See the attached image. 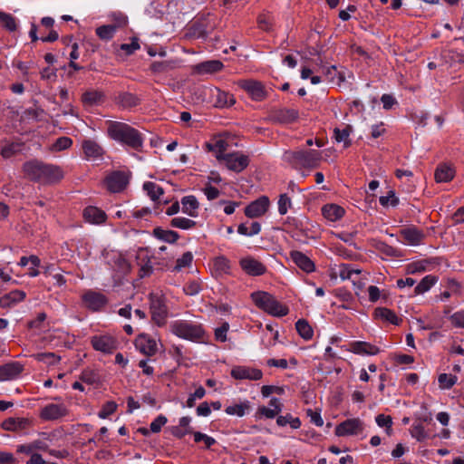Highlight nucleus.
<instances>
[{"label":"nucleus","mask_w":464,"mask_h":464,"mask_svg":"<svg viewBox=\"0 0 464 464\" xmlns=\"http://www.w3.org/2000/svg\"><path fill=\"white\" fill-rule=\"evenodd\" d=\"M22 170L24 178L43 185L58 183L64 177V172L60 166L46 163L37 159L25 161L22 166Z\"/></svg>","instance_id":"1"},{"label":"nucleus","mask_w":464,"mask_h":464,"mask_svg":"<svg viewBox=\"0 0 464 464\" xmlns=\"http://www.w3.org/2000/svg\"><path fill=\"white\" fill-rule=\"evenodd\" d=\"M107 132L114 140L121 142L135 150L140 151L142 149L143 138L141 134L127 123L109 121H107Z\"/></svg>","instance_id":"2"},{"label":"nucleus","mask_w":464,"mask_h":464,"mask_svg":"<svg viewBox=\"0 0 464 464\" xmlns=\"http://www.w3.org/2000/svg\"><path fill=\"white\" fill-rule=\"evenodd\" d=\"M282 159L296 169H314L319 165L321 153L315 150H286L284 152Z\"/></svg>","instance_id":"3"},{"label":"nucleus","mask_w":464,"mask_h":464,"mask_svg":"<svg viewBox=\"0 0 464 464\" xmlns=\"http://www.w3.org/2000/svg\"><path fill=\"white\" fill-rule=\"evenodd\" d=\"M251 298L257 307L272 315L284 316L288 314V308L266 292H254L251 294Z\"/></svg>","instance_id":"4"},{"label":"nucleus","mask_w":464,"mask_h":464,"mask_svg":"<svg viewBox=\"0 0 464 464\" xmlns=\"http://www.w3.org/2000/svg\"><path fill=\"white\" fill-rule=\"evenodd\" d=\"M171 332L183 339L193 342L200 341L204 335V330L198 324L185 321H177L171 324Z\"/></svg>","instance_id":"5"},{"label":"nucleus","mask_w":464,"mask_h":464,"mask_svg":"<svg viewBox=\"0 0 464 464\" xmlns=\"http://www.w3.org/2000/svg\"><path fill=\"white\" fill-rule=\"evenodd\" d=\"M216 158L223 160L227 168L235 172L243 171L249 164L248 156L239 151L217 155Z\"/></svg>","instance_id":"6"},{"label":"nucleus","mask_w":464,"mask_h":464,"mask_svg":"<svg viewBox=\"0 0 464 464\" xmlns=\"http://www.w3.org/2000/svg\"><path fill=\"white\" fill-rule=\"evenodd\" d=\"M150 309L151 319L159 326L165 324L168 316V310L164 300L154 294L150 295Z\"/></svg>","instance_id":"7"},{"label":"nucleus","mask_w":464,"mask_h":464,"mask_svg":"<svg viewBox=\"0 0 464 464\" xmlns=\"http://www.w3.org/2000/svg\"><path fill=\"white\" fill-rule=\"evenodd\" d=\"M176 5L177 3L173 0H153L146 8V13L150 17L162 18L164 15L173 14Z\"/></svg>","instance_id":"8"},{"label":"nucleus","mask_w":464,"mask_h":464,"mask_svg":"<svg viewBox=\"0 0 464 464\" xmlns=\"http://www.w3.org/2000/svg\"><path fill=\"white\" fill-rule=\"evenodd\" d=\"M364 423L359 418L348 419L335 428V435L342 436H353L358 435L363 431Z\"/></svg>","instance_id":"9"},{"label":"nucleus","mask_w":464,"mask_h":464,"mask_svg":"<svg viewBox=\"0 0 464 464\" xmlns=\"http://www.w3.org/2000/svg\"><path fill=\"white\" fill-rule=\"evenodd\" d=\"M202 92L208 94L214 100V105L218 108L230 107L236 103L234 96L218 88H203Z\"/></svg>","instance_id":"10"},{"label":"nucleus","mask_w":464,"mask_h":464,"mask_svg":"<svg viewBox=\"0 0 464 464\" xmlns=\"http://www.w3.org/2000/svg\"><path fill=\"white\" fill-rule=\"evenodd\" d=\"M238 86L245 90L253 100L262 101L266 96V92L262 82L255 80H240L237 82Z\"/></svg>","instance_id":"11"},{"label":"nucleus","mask_w":464,"mask_h":464,"mask_svg":"<svg viewBox=\"0 0 464 464\" xmlns=\"http://www.w3.org/2000/svg\"><path fill=\"white\" fill-rule=\"evenodd\" d=\"M67 414L68 410L63 404L50 403L42 409L40 417L44 420H56Z\"/></svg>","instance_id":"12"},{"label":"nucleus","mask_w":464,"mask_h":464,"mask_svg":"<svg viewBox=\"0 0 464 464\" xmlns=\"http://www.w3.org/2000/svg\"><path fill=\"white\" fill-rule=\"evenodd\" d=\"M240 266L246 274L251 276H261L266 271L265 265L251 256L242 258Z\"/></svg>","instance_id":"13"},{"label":"nucleus","mask_w":464,"mask_h":464,"mask_svg":"<svg viewBox=\"0 0 464 464\" xmlns=\"http://www.w3.org/2000/svg\"><path fill=\"white\" fill-rule=\"evenodd\" d=\"M269 199L267 197H260L256 200L251 202L245 208V214L250 218H258L264 215L268 208Z\"/></svg>","instance_id":"14"},{"label":"nucleus","mask_w":464,"mask_h":464,"mask_svg":"<svg viewBox=\"0 0 464 464\" xmlns=\"http://www.w3.org/2000/svg\"><path fill=\"white\" fill-rule=\"evenodd\" d=\"M91 343L96 351L104 353H111L117 348L116 341L109 335L93 336Z\"/></svg>","instance_id":"15"},{"label":"nucleus","mask_w":464,"mask_h":464,"mask_svg":"<svg viewBox=\"0 0 464 464\" xmlns=\"http://www.w3.org/2000/svg\"><path fill=\"white\" fill-rule=\"evenodd\" d=\"M127 175L121 171H115L106 178L107 188L111 192L121 191L128 184Z\"/></svg>","instance_id":"16"},{"label":"nucleus","mask_w":464,"mask_h":464,"mask_svg":"<svg viewBox=\"0 0 464 464\" xmlns=\"http://www.w3.org/2000/svg\"><path fill=\"white\" fill-rule=\"evenodd\" d=\"M262 372L258 369L237 366L231 370V376L237 380H260L262 378Z\"/></svg>","instance_id":"17"},{"label":"nucleus","mask_w":464,"mask_h":464,"mask_svg":"<svg viewBox=\"0 0 464 464\" xmlns=\"http://www.w3.org/2000/svg\"><path fill=\"white\" fill-rule=\"evenodd\" d=\"M108 21L110 24L102 25L97 29H121L129 24L128 16L121 11H114L109 14Z\"/></svg>","instance_id":"18"},{"label":"nucleus","mask_w":464,"mask_h":464,"mask_svg":"<svg viewBox=\"0 0 464 464\" xmlns=\"http://www.w3.org/2000/svg\"><path fill=\"white\" fill-rule=\"evenodd\" d=\"M298 118V111L294 109H280L273 112L271 119L274 122L288 124Z\"/></svg>","instance_id":"19"},{"label":"nucleus","mask_w":464,"mask_h":464,"mask_svg":"<svg viewBox=\"0 0 464 464\" xmlns=\"http://www.w3.org/2000/svg\"><path fill=\"white\" fill-rule=\"evenodd\" d=\"M82 300L85 305L93 311L99 310L106 304L105 296L93 291L85 293L82 296Z\"/></svg>","instance_id":"20"},{"label":"nucleus","mask_w":464,"mask_h":464,"mask_svg":"<svg viewBox=\"0 0 464 464\" xmlns=\"http://www.w3.org/2000/svg\"><path fill=\"white\" fill-rule=\"evenodd\" d=\"M137 348L144 354L151 356L157 353V343L147 334H140L136 341Z\"/></svg>","instance_id":"21"},{"label":"nucleus","mask_w":464,"mask_h":464,"mask_svg":"<svg viewBox=\"0 0 464 464\" xmlns=\"http://www.w3.org/2000/svg\"><path fill=\"white\" fill-rule=\"evenodd\" d=\"M401 235L404 241L411 246H418L421 243L424 238L422 231L419 230L415 227H408L401 230Z\"/></svg>","instance_id":"22"},{"label":"nucleus","mask_w":464,"mask_h":464,"mask_svg":"<svg viewBox=\"0 0 464 464\" xmlns=\"http://www.w3.org/2000/svg\"><path fill=\"white\" fill-rule=\"evenodd\" d=\"M22 371L23 366L17 362L2 365L0 366V382L15 378Z\"/></svg>","instance_id":"23"},{"label":"nucleus","mask_w":464,"mask_h":464,"mask_svg":"<svg viewBox=\"0 0 464 464\" xmlns=\"http://www.w3.org/2000/svg\"><path fill=\"white\" fill-rule=\"evenodd\" d=\"M290 256L294 263L304 272L310 273L314 270L313 261L300 251H292Z\"/></svg>","instance_id":"24"},{"label":"nucleus","mask_w":464,"mask_h":464,"mask_svg":"<svg viewBox=\"0 0 464 464\" xmlns=\"http://www.w3.org/2000/svg\"><path fill=\"white\" fill-rule=\"evenodd\" d=\"M223 63L218 60L202 62L194 66V71L198 74L214 73L223 68Z\"/></svg>","instance_id":"25"},{"label":"nucleus","mask_w":464,"mask_h":464,"mask_svg":"<svg viewBox=\"0 0 464 464\" xmlns=\"http://www.w3.org/2000/svg\"><path fill=\"white\" fill-rule=\"evenodd\" d=\"M25 298V293L21 290L12 291L0 297V306L3 308L12 307Z\"/></svg>","instance_id":"26"},{"label":"nucleus","mask_w":464,"mask_h":464,"mask_svg":"<svg viewBox=\"0 0 464 464\" xmlns=\"http://www.w3.org/2000/svg\"><path fill=\"white\" fill-rule=\"evenodd\" d=\"M83 217L86 221L92 224L103 223L106 219V214L96 207H87L83 211Z\"/></svg>","instance_id":"27"},{"label":"nucleus","mask_w":464,"mask_h":464,"mask_svg":"<svg viewBox=\"0 0 464 464\" xmlns=\"http://www.w3.org/2000/svg\"><path fill=\"white\" fill-rule=\"evenodd\" d=\"M82 147L87 159L96 160L103 153L102 148L92 140H83Z\"/></svg>","instance_id":"28"},{"label":"nucleus","mask_w":464,"mask_h":464,"mask_svg":"<svg viewBox=\"0 0 464 464\" xmlns=\"http://www.w3.org/2000/svg\"><path fill=\"white\" fill-rule=\"evenodd\" d=\"M344 212L342 207L335 204H328L322 208L323 216L332 222L337 221L343 218Z\"/></svg>","instance_id":"29"},{"label":"nucleus","mask_w":464,"mask_h":464,"mask_svg":"<svg viewBox=\"0 0 464 464\" xmlns=\"http://www.w3.org/2000/svg\"><path fill=\"white\" fill-rule=\"evenodd\" d=\"M30 421L24 418H8L2 423V428L5 430L17 431L28 427Z\"/></svg>","instance_id":"30"},{"label":"nucleus","mask_w":464,"mask_h":464,"mask_svg":"<svg viewBox=\"0 0 464 464\" xmlns=\"http://www.w3.org/2000/svg\"><path fill=\"white\" fill-rule=\"evenodd\" d=\"M104 100V94L98 90L86 91L82 96V101L87 106H95L102 103Z\"/></svg>","instance_id":"31"},{"label":"nucleus","mask_w":464,"mask_h":464,"mask_svg":"<svg viewBox=\"0 0 464 464\" xmlns=\"http://www.w3.org/2000/svg\"><path fill=\"white\" fill-rule=\"evenodd\" d=\"M374 316L395 325H399L401 322V319H399L393 311L386 307L376 308L374 310Z\"/></svg>","instance_id":"32"},{"label":"nucleus","mask_w":464,"mask_h":464,"mask_svg":"<svg viewBox=\"0 0 464 464\" xmlns=\"http://www.w3.org/2000/svg\"><path fill=\"white\" fill-rule=\"evenodd\" d=\"M182 211L190 217L198 216V202L194 196H186L181 199Z\"/></svg>","instance_id":"33"},{"label":"nucleus","mask_w":464,"mask_h":464,"mask_svg":"<svg viewBox=\"0 0 464 464\" xmlns=\"http://www.w3.org/2000/svg\"><path fill=\"white\" fill-rule=\"evenodd\" d=\"M352 351L354 353L358 354H369L374 355L377 354L380 350L378 347L366 343V342H355L352 344Z\"/></svg>","instance_id":"34"},{"label":"nucleus","mask_w":464,"mask_h":464,"mask_svg":"<svg viewBox=\"0 0 464 464\" xmlns=\"http://www.w3.org/2000/svg\"><path fill=\"white\" fill-rule=\"evenodd\" d=\"M455 175L453 169L446 164L437 167L435 171V179L437 182H449Z\"/></svg>","instance_id":"35"},{"label":"nucleus","mask_w":464,"mask_h":464,"mask_svg":"<svg viewBox=\"0 0 464 464\" xmlns=\"http://www.w3.org/2000/svg\"><path fill=\"white\" fill-rule=\"evenodd\" d=\"M351 125H345L343 130L335 128L334 130V138L337 142H343V147L348 148L351 146L350 134L353 132Z\"/></svg>","instance_id":"36"},{"label":"nucleus","mask_w":464,"mask_h":464,"mask_svg":"<svg viewBox=\"0 0 464 464\" xmlns=\"http://www.w3.org/2000/svg\"><path fill=\"white\" fill-rule=\"evenodd\" d=\"M116 102L123 108H132L139 104V99L130 92H120L116 97Z\"/></svg>","instance_id":"37"},{"label":"nucleus","mask_w":464,"mask_h":464,"mask_svg":"<svg viewBox=\"0 0 464 464\" xmlns=\"http://www.w3.org/2000/svg\"><path fill=\"white\" fill-rule=\"evenodd\" d=\"M153 236L160 240H163L168 243H174L176 242L179 236L177 232L173 230H165L161 227H156L153 230Z\"/></svg>","instance_id":"38"},{"label":"nucleus","mask_w":464,"mask_h":464,"mask_svg":"<svg viewBox=\"0 0 464 464\" xmlns=\"http://www.w3.org/2000/svg\"><path fill=\"white\" fill-rule=\"evenodd\" d=\"M295 329L299 335L304 340H310L314 335V331L305 319H299L295 323Z\"/></svg>","instance_id":"39"},{"label":"nucleus","mask_w":464,"mask_h":464,"mask_svg":"<svg viewBox=\"0 0 464 464\" xmlns=\"http://www.w3.org/2000/svg\"><path fill=\"white\" fill-rule=\"evenodd\" d=\"M250 409V403L248 401H245L239 404L227 406L225 410L226 413L228 415H237L238 417H243L247 411Z\"/></svg>","instance_id":"40"},{"label":"nucleus","mask_w":464,"mask_h":464,"mask_svg":"<svg viewBox=\"0 0 464 464\" xmlns=\"http://www.w3.org/2000/svg\"><path fill=\"white\" fill-rule=\"evenodd\" d=\"M143 189L153 201L158 200L160 197L164 193V190L161 187L150 181L145 182L143 184Z\"/></svg>","instance_id":"41"},{"label":"nucleus","mask_w":464,"mask_h":464,"mask_svg":"<svg viewBox=\"0 0 464 464\" xmlns=\"http://www.w3.org/2000/svg\"><path fill=\"white\" fill-rule=\"evenodd\" d=\"M176 67L174 61L154 62L150 69L154 73H164L173 70Z\"/></svg>","instance_id":"42"},{"label":"nucleus","mask_w":464,"mask_h":464,"mask_svg":"<svg viewBox=\"0 0 464 464\" xmlns=\"http://www.w3.org/2000/svg\"><path fill=\"white\" fill-rule=\"evenodd\" d=\"M0 26L4 29H16L18 26L16 18L11 14L0 11Z\"/></svg>","instance_id":"43"},{"label":"nucleus","mask_w":464,"mask_h":464,"mask_svg":"<svg viewBox=\"0 0 464 464\" xmlns=\"http://www.w3.org/2000/svg\"><path fill=\"white\" fill-rule=\"evenodd\" d=\"M170 225L180 229H190L196 226V222L187 218L177 217L171 219Z\"/></svg>","instance_id":"44"},{"label":"nucleus","mask_w":464,"mask_h":464,"mask_svg":"<svg viewBox=\"0 0 464 464\" xmlns=\"http://www.w3.org/2000/svg\"><path fill=\"white\" fill-rule=\"evenodd\" d=\"M261 230V226L258 222H252L250 227H247L246 224H240L237 227V232L244 236H255L257 235Z\"/></svg>","instance_id":"45"},{"label":"nucleus","mask_w":464,"mask_h":464,"mask_svg":"<svg viewBox=\"0 0 464 464\" xmlns=\"http://www.w3.org/2000/svg\"><path fill=\"white\" fill-rule=\"evenodd\" d=\"M436 282L432 276H427L417 285L414 289L415 294H423L427 292Z\"/></svg>","instance_id":"46"},{"label":"nucleus","mask_w":464,"mask_h":464,"mask_svg":"<svg viewBox=\"0 0 464 464\" xmlns=\"http://www.w3.org/2000/svg\"><path fill=\"white\" fill-rule=\"evenodd\" d=\"M193 260V255L191 252H185L181 257L177 259L176 266H174V271H180L184 267H188L191 265Z\"/></svg>","instance_id":"47"},{"label":"nucleus","mask_w":464,"mask_h":464,"mask_svg":"<svg viewBox=\"0 0 464 464\" xmlns=\"http://www.w3.org/2000/svg\"><path fill=\"white\" fill-rule=\"evenodd\" d=\"M457 376L447 373H441L438 378L440 387L442 389L451 388L457 382Z\"/></svg>","instance_id":"48"},{"label":"nucleus","mask_w":464,"mask_h":464,"mask_svg":"<svg viewBox=\"0 0 464 464\" xmlns=\"http://www.w3.org/2000/svg\"><path fill=\"white\" fill-rule=\"evenodd\" d=\"M411 434L419 441H422L428 438V434L420 423H414L412 425L411 429Z\"/></svg>","instance_id":"49"},{"label":"nucleus","mask_w":464,"mask_h":464,"mask_svg":"<svg viewBox=\"0 0 464 464\" xmlns=\"http://www.w3.org/2000/svg\"><path fill=\"white\" fill-rule=\"evenodd\" d=\"M39 31H30V37L33 42L37 41L38 39L42 40L43 42H54L58 39V34L56 31H50L49 34L47 36L44 35H38L37 33Z\"/></svg>","instance_id":"50"},{"label":"nucleus","mask_w":464,"mask_h":464,"mask_svg":"<svg viewBox=\"0 0 464 464\" xmlns=\"http://www.w3.org/2000/svg\"><path fill=\"white\" fill-rule=\"evenodd\" d=\"M375 247L378 251H380L381 253H383L384 255L388 256H398L399 254H398V250L389 245H387L386 243L384 242H377L375 244Z\"/></svg>","instance_id":"51"},{"label":"nucleus","mask_w":464,"mask_h":464,"mask_svg":"<svg viewBox=\"0 0 464 464\" xmlns=\"http://www.w3.org/2000/svg\"><path fill=\"white\" fill-rule=\"evenodd\" d=\"M376 423L380 427H385L387 434H391L392 431V419L389 415L384 414H379L376 416Z\"/></svg>","instance_id":"52"},{"label":"nucleus","mask_w":464,"mask_h":464,"mask_svg":"<svg viewBox=\"0 0 464 464\" xmlns=\"http://www.w3.org/2000/svg\"><path fill=\"white\" fill-rule=\"evenodd\" d=\"M194 435V440L196 442H201L203 441L205 443V446L207 449L211 448L212 445L216 443V440L210 436H208L207 434H204L199 431L193 432Z\"/></svg>","instance_id":"53"},{"label":"nucleus","mask_w":464,"mask_h":464,"mask_svg":"<svg viewBox=\"0 0 464 464\" xmlns=\"http://www.w3.org/2000/svg\"><path fill=\"white\" fill-rule=\"evenodd\" d=\"M214 267L217 271L227 273L229 270V261L225 256H218L214 260Z\"/></svg>","instance_id":"54"},{"label":"nucleus","mask_w":464,"mask_h":464,"mask_svg":"<svg viewBox=\"0 0 464 464\" xmlns=\"http://www.w3.org/2000/svg\"><path fill=\"white\" fill-rule=\"evenodd\" d=\"M359 270L353 269L349 265H342L339 267V276L343 279H351L353 275H358Z\"/></svg>","instance_id":"55"},{"label":"nucleus","mask_w":464,"mask_h":464,"mask_svg":"<svg viewBox=\"0 0 464 464\" xmlns=\"http://www.w3.org/2000/svg\"><path fill=\"white\" fill-rule=\"evenodd\" d=\"M72 144V141L68 137H61L58 138L55 142L53 144V150L55 151H60L63 150H66Z\"/></svg>","instance_id":"56"},{"label":"nucleus","mask_w":464,"mask_h":464,"mask_svg":"<svg viewBox=\"0 0 464 464\" xmlns=\"http://www.w3.org/2000/svg\"><path fill=\"white\" fill-rule=\"evenodd\" d=\"M36 358L40 362H44L48 364H54L60 360V357L53 353H41L36 354Z\"/></svg>","instance_id":"57"},{"label":"nucleus","mask_w":464,"mask_h":464,"mask_svg":"<svg viewBox=\"0 0 464 464\" xmlns=\"http://www.w3.org/2000/svg\"><path fill=\"white\" fill-rule=\"evenodd\" d=\"M379 200L381 205L383 207H387L389 204L396 206L399 203V199L395 196V192L393 190H390L387 196L381 197Z\"/></svg>","instance_id":"58"},{"label":"nucleus","mask_w":464,"mask_h":464,"mask_svg":"<svg viewBox=\"0 0 464 464\" xmlns=\"http://www.w3.org/2000/svg\"><path fill=\"white\" fill-rule=\"evenodd\" d=\"M117 409V404L114 401L106 402L102 409L99 411L98 416L102 419L107 418L109 415L112 414Z\"/></svg>","instance_id":"59"},{"label":"nucleus","mask_w":464,"mask_h":464,"mask_svg":"<svg viewBox=\"0 0 464 464\" xmlns=\"http://www.w3.org/2000/svg\"><path fill=\"white\" fill-rule=\"evenodd\" d=\"M291 206V199L286 194H282L278 200V212L281 215L286 214Z\"/></svg>","instance_id":"60"},{"label":"nucleus","mask_w":464,"mask_h":464,"mask_svg":"<svg viewBox=\"0 0 464 464\" xmlns=\"http://www.w3.org/2000/svg\"><path fill=\"white\" fill-rule=\"evenodd\" d=\"M140 48L139 40L133 37L130 44H122L121 50L124 51L126 54L130 55Z\"/></svg>","instance_id":"61"},{"label":"nucleus","mask_w":464,"mask_h":464,"mask_svg":"<svg viewBox=\"0 0 464 464\" xmlns=\"http://www.w3.org/2000/svg\"><path fill=\"white\" fill-rule=\"evenodd\" d=\"M201 291V286L198 282L191 281L188 283L184 287V292L188 295H195Z\"/></svg>","instance_id":"62"},{"label":"nucleus","mask_w":464,"mask_h":464,"mask_svg":"<svg viewBox=\"0 0 464 464\" xmlns=\"http://www.w3.org/2000/svg\"><path fill=\"white\" fill-rule=\"evenodd\" d=\"M167 422V418L163 415L158 416L151 423H150V430L152 432L160 431L163 425Z\"/></svg>","instance_id":"63"},{"label":"nucleus","mask_w":464,"mask_h":464,"mask_svg":"<svg viewBox=\"0 0 464 464\" xmlns=\"http://www.w3.org/2000/svg\"><path fill=\"white\" fill-rule=\"evenodd\" d=\"M452 324L457 327H464V311H459L450 316Z\"/></svg>","instance_id":"64"}]
</instances>
